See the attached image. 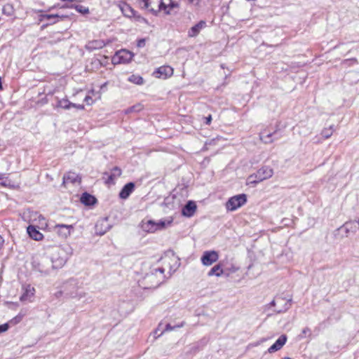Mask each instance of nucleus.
Masks as SVG:
<instances>
[{"label": "nucleus", "mask_w": 359, "mask_h": 359, "mask_svg": "<svg viewBox=\"0 0 359 359\" xmlns=\"http://www.w3.org/2000/svg\"><path fill=\"white\" fill-rule=\"evenodd\" d=\"M160 3L156 6L157 13L160 11H163L167 15L170 14L171 11L176 8H178L179 4L173 0H158Z\"/></svg>", "instance_id": "423d86ee"}, {"label": "nucleus", "mask_w": 359, "mask_h": 359, "mask_svg": "<svg viewBox=\"0 0 359 359\" xmlns=\"http://www.w3.org/2000/svg\"><path fill=\"white\" fill-rule=\"evenodd\" d=\"M4 243V239L3 238L0 236V245H2Z\"/></svg>", "instance_id": "a18cd8bd"}, {"label": "nucleus", "mask_w": 359, "mask_h": 359, "mask_svg": "<svg viewBox=\"0 0 359 359\" xmlns=\"http://www.w3.org/2000/svg\"><path fill=\"white\" fill-rule=\"evenodd\" d=\"M78 287L74 281H69L65 285V291L69 297L71 298H79L81 299L84 296V293L77 292Z\"/></svg>", "instance_id": "6e6552de"}, {"label": "nucleus", "mask_w": 359, "mask_h": 359, "mask_svg": "<svg viewBox=\"0 0 359 359\" xmlns=\"http://www.w3.org/2000/svg\"><path fill=\"white\" fill-rule=\"evenodd\" d=\"M128 81L137 85H142L144 83V79L141 76L135 74L130 76Z\"/></svg>", "instance_id": "a878e982"}, {"label": "nucleus", "mask_w": 359, "mask_h": 359, "mask_svg": "<svg viewBox=\"0 0 359 359\" xmlns=\"http://www.w3.org/2000/svg\"><path fill=\"white\" fill-rule=\"evenodd\" d=\"M26 315V311L25 310H21L20 312L14 318H13L10 321L9 323L11 325H16L22 321L25 316Z\"/></svg>", "instance_id": "393cba45"}, {"label": "nucleus", "mask_w": 359, "mask_h": 359, "mask_svg": "<svg viewBox=\"0 0 359 359\" xmlns=\"http://www.w3.org/2000/svg\"><path fill=\"white\" fill-rule=\"evenodd\" d=\"M9 328L8 323L0 325V334L8 330Z\"/></svg>", "instance_id": "c9c22d12"}, {"label": "nucleus", "mask_w": 359, "mask_h": 359, "mask_svg": "<svg viewBox=\"0 0 359 359\" xmlns=\"http://www.w3.org/2000/svg\"><path fill=\"white\" fill-rule=\"evenodd\" d=\"M287 336L285 334H282L276 341V342L271 346L268 351L269 353H274L280 349L282 348V347L285 345V344L287 341Z\"/></svg>", "instance_id": "4468645a"}, {"label": "nucleus", "mask_w": 359, "mask_h": 359, "mask_svg": "<svg viewBox=\"0 0 359 359\" xmlns=\"http://www.w3.org/2000/svg\"><path fill=\"white\" fill-rule=\"evenodd\" d=\"M222 265L219 263L214 266L208 272V276H216L217 277L221 276L223 274Z\"/></svg>", "instance_id": "5701e85b"}, {"label": "nucleus", "mask_w": 359, "mask_h": 359, "mask_svg": "<svg viewBox=\"0 0 359 359\" xmlns=\"http://www.w3.org/2000/svg\"><path fill=\"white\" fill-rule=\"evenodd\" d=\"M160 3V1H157V0H154L151 4V7H154V4H156L157 5Z\"/></svg>", "instance_id": "c03bdc74"}, {"label": "nucleus", "mask_w": 359, "mask_h": 359, "mask_svg": "<svg viewBox=\"0 0 359 359\" xmlns=\"http://www.w3.org/2000/svg\"><path fill=\"white\" fill-rule=\"evenodd\" d=\"M333 133L332 126H330L329 128H325L322 130L321 135L325 138L327 139L332 136Z\"/></svg>", "instance_id": "cd10ccee"}, {"label": "nucleus", "mask_w": 359, "mask_h": 359, "mask_svg": "<svg viewBox=\"0 0 359 359\" xmlns=\"http://www.w3.org/2000/svg\"><path fill=\"white\" fill-rule=\"evenodd\" d=\"M146 44V41L144 39H141L137 41V46L138 48H143Z\"/></svg>", "instance_id": "4c0bfd02"}, {"label": "nucleus", "mask_w": 359, "mask_h": 359, "mask_svg": "<svg viewBox=\"0 0 359 359\" xmlns=\"http://www.w3.org/2000/svg\"><path fill=\"white\" fill-rule=\"evenodd\" d=\"M173 69L170 66H161L156 69L153 75L156 78L167 79L173 74Z\"/></svg>", "instance_id": "9d476101"}, {"label": "nucleus", "mask_w": 359, "mask_h": 359, "mask_svg": "<svg viewBox=\"0 0 359 359\" xmlns=\"http://www.w3.org/2000/svg\"><path fill=\"white\" fill-rule=\"evenodd\" d=\"M135 18H137V20H139V21H141V20L145 21V19L144 18L141 17L140 15H135Z\"/></svg>", "instance_id": "37998d69"}, {"label": "nucleus", "mask_w": 359, "mask_h": 359, "mask_svg": "<svg viewBox=\"0 0 359 359\" xmlns=\"http://www.w3.org/2000/svg\"><path fill=\"white\" fill-rule=\"evenodd\" d=\"M158 273L160 274L161 277H160L158 283H156V286L159 285L163 280L164 269L163 268L156 269H154V272H152L151 274L147 276V278L150 280H152L156 276H158Z\"/></svg>", "instance_id": "4be33fe9"}, {"label": "nucleus", "mask_w": 359, "mask_h": 359, "mask_svg": "<svg viewBox=\"0 0 359 359\" xmlns=\"http://www.w3.org/2000/svg\"><path fill=\"white\" fill-rule=\"evenodd\" d=\"M81 202L86 205H91L96 203V198L88 193H83L81 197Z\"/></svg>", "instance_id": "412c9836"}, {"label": "nucleus", "mask_w": 359, "mask_h": 359, "mask_svg": "<svg viewBox=\"0 0 359 359\" xmlns=\"http://www.w3.org/2000/svg\"><path fill=\"white\" fill-rule=\"evenodd\" d=\"M212 121V116L211 115H209L208 117L205 118V123L206 125H210Z\"/></svg>", "instance_id": "ea45409f"}, {"label": "nucleus", "mask_w": 359, "mask_h": 359, "mask_svg": "<svg viewBox=\"0 0 359 359\" xmlns=\"http://www.w3.org/2000/svg\"><path fill=\"white\" fill-rule=\"evenodd\" d=\"M0 185L4 187H11V182L7 177L0 178Z\"/></svg>", "instance_id": "7c9ffc66"}, {"label": "nucleus", "mask_w": 359, "mask_h": 359, "mask_svg": "<svg viewBox=\"0 0 359 359\" xmlns=\"http://www.w3.org/2000/svg\"><path fill=\"white\" fill-rule=\"evenodd\" d=\"M72 107L79 110L84 109L83 104H77L72 103L66 98L57 100V104L55 106L56 108H62L64 109H69Z\"/></svg>", "instance_id": "9b49d317"}, {"label": "nucleus", "mask_w": 359, "mask_h": 359, "mask_svg": "<svg viewBox=\"0 0 359 359\" xmlns=\"http://www.w3.org/2000/svg\"><path fill=\"white\" fill-rule=\"evenodd\" d=\"M8 8L11 9L12 6L10 4H7V5L4 6L3 11H6V10L8 9Z\"/></svg>", "instance_id": "79ce46f5"}, {"label": "nucleus", "mask_w": 359, "mask_h": 359, "mask_svg": "<svg viewBox=\"0 0 359 359\" xmlns=\"http://www.w3.org/2000/svg\"><path fill=\"white\" fill-rule=\"evenodd\" d=\"M172 221L173 219L172 217L165 220H159L158 222L149 220L143 224V229L147 232L154 233L156 231L164 229L167 226L171 224Z\"/></svg>", "instance_id": "7ed1b4c3"}, {"label": "nucleus", "mask_w": 359, "mask_h": 359, "mask_svg": "<svg viewBox=\"0 0 359 359\" xmlns=\"http://www.w3.org/2000/svg\"><path fill=\"white\" fill-rule=\"evenodd\" d=\"M142 107L141 104H137V105H134L131 107L128 108L125 112H126V114H129V113H131L133 111H140L142 110Z\"/></svg>", "instance_id": "c85d7f7f"}, {"label": "nucleus", "mask_w": 359, "mask_h": 359, "mask_svg": "<svg viewBox=\"0 0 359 359\" xmlns=\"http://www.w3.org/2000/svg\"><path fill=\"white\" fill-rule=\"evenodd\" d=\"M77 182H80L81 178L75 172H68L63 177V183L64 184H67V183L74 184Z\"/></svg>", "instance_id": "6ab92c4d"}, {"label": "nucleus", "mask_w": 359, "mask_h": 359, "mask_svg": "<svg viewBox=\"0 0 359 359\" xmlns=\"http://www.w3.org/2000/svg\"><path fill=\"white\" fill-rule=\"evenodd\" d=\"M276 304V301L275 300H273L271 302V306H275Z\"/></svg>", "instance_id": "49530a36"}, {"label": "nucleus", "mask_w": 359, "mask_h": 359, "mask_svg": "<svg viewBox=\"0 0 359 359\" xmlns=\"http://www.w3.org/2000/svg\"><path fill=\"white\" fill-rule=\"evenodd\" d=\"M27 233L29 236L35 241H41L43 238V234L41 233L34 226H29Z\"/></svg>", "instance_id": "aec40b11"}, {"label": "nucleus", "mask_w": 359, "mask_h": 359, "mask_svg": "<svg viewBox=\"0 0 359 359\" xmlns=\"http://www.w3.org/2000/svg\"><path fill=\"white\" fill-rule=\"evenodd\" d=\"M105 175H108V178L107 180V183L112 184L114 183V181L115 179L121 176V170L118 167H114L109 175L108 173L105 172Z\"/></svg>", "instance_id": "a211bd4d"}, {"label": "nucleus", "mask_w": 359, "mask_h": 359, "mask_svg": "<svg viewBox=\"0 0 359 359\" xmlns=\"http://www.w3.org/2000/svg\"><path fill=\"white\" fill-rule=\"evenodd\" d=\"M309 333L311 334V330L309 327H305L304 329H303L302 332V334L300 335V337L301 338H304L305 337V336L306 335V334Z\"/></svg>", "instance_id": "e433bc0d"}, {"label": "nucleus", "mask_w": 359, "mask_h": 359, "mask_svg": "<svg viewBox=\"0 0 359 359\" xmlns=\"http://www.w3.org/2000/svg\"><path fill=\"white\" fill-rule=\"evenodd\" d=\"M273 175V170L269 167H262L259 169L254 175H251L248 177L249 183L257 184L265 180L269 179Z\"/></svg>", "instance_id": "f03ea898"}, {"label": "nucleus", "mask_w": 359, "mask_h": 359, "mask_svg": "<svg viewBox=\"0 0 359 359\" xmlns=\"http://www.w3.org/2000/svg\"><path fill=\"white\" fill-rule=\"evenodd\" d=\"M106 45L103 40L96 39L88 41L85 46L86 49L89 51L100 49L104 47Z\"/></svg>", "instance_id": "dca6fc26"}, {"label": "nucleus", "mask_w": 359, "mask_h": 359, "mask_svg": "<svg viewBox=\"0 0 359 359\" xmlns=\"http://www.w3.org/2000/svg\"><path fill=\"white\" fill-rule=\"evenodd\" d=\"M344 226L346 231L355 232L359 229V220L346 222Z\"/></svg>", "instance_id": "b1692460"}, {"label": "nucleus", "mask_w": 359, "mask_h": 359, "mask_svg": "<svg viewBox=\"0 0 359 359\" xmlns=\"http://www.w3.org/2000/svg\"><path fill=\"white\" fill-rule=\"evenodd\" d=\"M135 188V184L133 182H129L126 184L119 193V197L122 199H126L129 197L130 194L133 191Z\"/></svg>", "instance_id": "f3484780"}, {"label": "nucleus", "mask_w": 359, "mask_h": 359, "mask_svg": "<svg viewBox=\"0 0 359 359\" xmlns=\"http://www.w3.org/2000/svg\"><path fill=\"white\" fill-rule=\"evenodd\" d=\"M39 217L42 218V219H44V217H43L41 215H39Z\"/></svg>", "instance_id": "09e8293b"}, {"label": "nucleus", "mask_w": 359, "mask_h": 359, "mask_svg": "<svg viewBox=\"0 0 359 359\" xmlns=\"http://www.w3.org/2000/svg\"><path fill=\"white\" fill-rule=\"evenodd\" d=\"M57 17H58L57 15H45V18L47 19H50V18H57Z\"/></svg>", "instance_id": "a19ab883"}, {"label": "nucleus", "mask_w": 359, "mask_h": 359, "mask_svg": "<svg viewBox=\"0 0 359 359\" xmlns=\"http://www.w3.org/2000/svg\"><path fill=\"white\" fill-rule=\"evenodd\" d=\"M219 259V254L215 250L205 251L201 258V262L205 266H210Z\"/></svg>", "instance_id": "0eeeda50"}, {"label": "nucleus", "mask_w": 359, "mask_h": 359, "mask_svg": "<svg viewBox=\"0 0 359 359\" xmlns=\"http://www.w3.org/2000/svg\"><path fill=\"white\" fill-rule=\"evenodd\" d=\"M183 325H184V323H182L180 325H176L175 327H172L170 324H168V325H166L165 330V331H171V330H174V328H175V327H181Z\"/></svg>", "instance_id": "473e14b6"}, {"label": "nucleus", "mask_w": 359, "mask_h": 359, "mask_svg": "<svg viewBox=\"0 0 359 359\" xmlns=\"http://www.w3.org/2000/svg\"><path fill=\"white\" fill-rule=\"evenodd\" d=\"M271 134L267 135L266 137H261V140L266 144L272 142V140L270 139Z\"/></svg>", "instance_id": "f704fd0d"}, {"label": "nucleus", "mask_w": 359, "mask_h": 359, "mask_svg": "<svg viewBox=\"0 0 359 359\" xmlns=\"http://www.w3.org/2000/svg\"><path fill=\"white\" fill-rule=\"evenodd\" d=\"M39 217L42 218V219H44V217H43L41 215H39Z\"/></svg>", "instance_id": "8fccbe9b"}, {"label": "nucleus", "mask_w": 359, "mask_h": 359, "mask_svg": "<svg viewBox=\"0 0 359 359\" xmlns=\"http://www.w3.org/2000/svg\"><path fill=\"white\" fill-rule=\"evenodd\" d=\"M39 217L42 218V219H44V217H43L41 215H39Z\"/></svg>", "instance_id": "3c124183"}, {"label": "nucleus", "mask_w": 359, "mask_h": 359, "mask_svg": "<svg viewBox=\"0 0 359 359\" xmlns=\"http://www.w3.org/2000/svg\"><path fill=\"white\" fill-rule=\"evenodd\" d=\"M122 11H123V13L128 18L135 17L136 12L128 5L125 6L122 8Z\"/></svg>", "instance_id": "bb28decb"}, {"label": "nucleus", "mask_w": 359, "mask_h": 359, "mask_svg": "<svg viewBox=\"0 0 359 359\" xmlns=\"http://www.w3.org/2000/svg\"><path fill=\"white\" fill-rule=\"evenodd\" d=\"M84 101L87 103V104H92L93 103V100L90 95H86Z\"/></svg>", "instance_id": "58836bf2"}, {"label": "nucleus", "mask_w": 359, "mask_h": 359, "mask_svg": "<svg viewBox=\"0 0 359 359\" xmlns=\"http://www.w3.org/2000/svg\"><path fill=\"white\" fill-rule=\"evenodd\" d=\"M133 55L130 51L123 49L116 53L112 57V62L114 64H127L133 60Z\"/></svg>", "instance_id": "39448f33"}, {"label": "nucleus", "mask_w": 359, "mask_h": 359, "mask_svg": "<svg viewBox=\"0 0 359 359\" xmlns=\"http://www.w3.org/2000/svg\"><path fill=\"white\" fill-rule=\"evenodd\" d=\"M283 359H292V358H288V357H285V358H283Z\"/></svg>", "instance_id": "de8ad7c7"}, {"label": "nucleus", "mask_w": 359, "mask_h": 359, "mask_svg": "<svg viewBox=\"0 0 359 359\" xmlns=\"http://www.w3.org/2000/svg\"><path fill=\"white\" fill-rule=\"evenodd\" d=\"M207 24L205 20H201L196 25L191 27L188 31V36L193 38L197 36L201 31L206 27Z\"/></svg>", "instance_id": "f8f14e48"}, {"label": "nucleus", "mask_w": 359, "mask_h": 359, "mask_svg": "<svg viewBox=\"0 0 359 359\" xmlns=\"http://www.w3.org/2000/svg\"><path fill=\"white\" fill-rule=\"evenodd\" d=\"M23 292L20 297L22 302H32L33 301L35 289L30 285H27L22 288Z\"/></svg>", "instance_id": "1a4fd4ad"}, {"label": "nucleus", "mask_w": 359, "mask_h": 359, "mask_svg": "<svg viewBox=\"0 0 359 359\" xmlns=\"http://www.w3.org/2000/svg\"><path fill=\"white\" fill-rule=\"evenodd\" d=\"M64 263L65 260L63 259H57L53 261L52 257L43 255L35 257L32 265L39 272L48 274L53 269L62 267Z\"/></svg>", "instance_id": "f257e3e1"}, {"label": "nucleus", "mask_w": 359, "mask_h": 359, "mask_svg": "<svg viewBox=\"0 0 359 359\" xmlns=\"http://www.w3.org/2000/svg\"><path fill=\"white\" fill-rule=\"evenodd\" d=\"M196 208L195 202L190 201L182 208V214L184 216L190 217L194 215Z\"/></svg>", "instance_id": "2eb2a0df"}, {"label": "nucleus", "mask_w": 359, "mask_h": 359, "mask_svg": "<svg viewBox=\"0 0 359 359\" xmlns=\"http://www.w3.org/2000/svg\"><path fill=\"white\" fill-rule=\"evenodd\" d=\"M187 4L191 6H198L202 0H184Z\"/></svg>", "instance_id": "2f4dec72"}, {"label": "nucleus", "mask_w": 359, "mask_h": 359, "mask_svg": "<svg viewBox=\"0 0 359 359\" xmlns=\"http://www.w3.org/2000/svg\"><path fill=\"white\" fill-rule=\"evenodd\" d=\"M56 232L63 238H67L71 233V230L73 229L72 225L67 224H56L54 226Z\"/></svg>", "instance_id": "ddd939ff"}, {"label": "nucleus", "mask_w": 359, "mask_h": 359, "mask_svg": "<svg viewBox=\"0 0 359 359\" xmlns=\"http://www.w3.org/2000/svg\"><path fill=\"white\" fill-rule=\"evenodd\" d=\"M74 8L79 13H81L82 14H87L89 13L88 8L83 6L82 5H76Z\"/></svg>", "instance_id": "c756f323"}, {"label": "nucleus", "mask_w": 359, "mask_h": 359, "mask_svg": "<svg viewBox=\"0 0 359 359\" xmlns=\"http://www.w3.org/2000/svg\"><path fill=\"white\" fill-rule=\"evenodd\" d=\"M358 62V60L356 58H351V59H348V60H344L342 63L343 64H348V63H350L349 65H353V64H355Z\"/></svg>", "instance_id": "72a5a7b5"}, {"label": "nucleus", "mask_w": 359, "mask_h": 359, "mask_svg": "<svg viewBox=\"0 0 359 359\" xmlns=\"http://www.w3.org/2000/svg\"><path fill=\"white\" fill-rule=\"evenodd\" d=\"M247 202V196L244 194L231 197L226 203V208L234 211Z\"/></svg>", "instance_id": "20e7f679"}]
</instances>
